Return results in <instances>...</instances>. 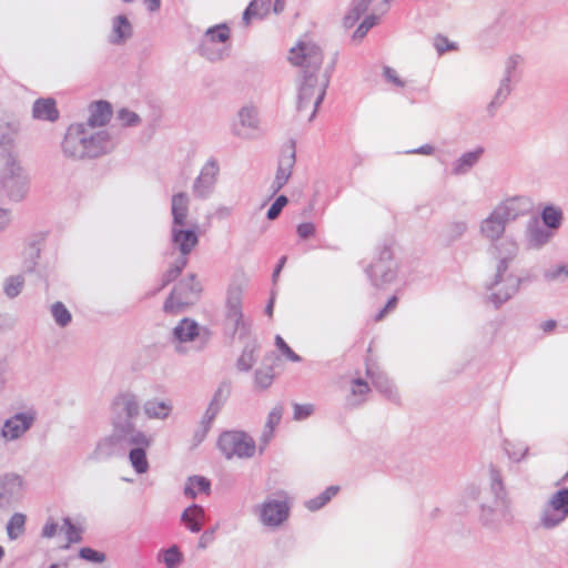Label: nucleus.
I'll list each match as a JSON object with an SVG mask.
<instances>
[{
    "label": "nucleus",
    "mask_w": 568,
    "mask_h": 568,
    "mask_svg": "<svg viewBox=\"0 0 568 568\" xmlns=\"http://www.w3.org/2000/svg\"><path fill=\"white\" fill-rule=\"evenodd\" d=\"M111 424L134 422L140 414V400L131 392L116 395L111 405Z\"/></svg>",
    "instance_id": "a211bd4d"
},
{
    "label": "nucleus",
    "mask_w": 568,
    "mask_h": 568,
    "mask_svg": "<svg viewBox=\"0 0 568 568\" xmlns=\"http://www.w3.org/2000/svg\"><path fill=\"white\" fill-rule=\"evenodd\" d=\"M116 118L124 126H136L141 123L139 114L126 108L120 109Z\"/></svg>",
    "instance_id": "680f3d73"
},
{
    "label": "nucleus",
    "mask_w": 568,
    "mask_h": 568,
    "mask_svg": "<svg viewBox=\"0 0 568 568\" xmlns=\"http://www.w3.org/2000/svg\"><path fill=\"white\" fill-rule=\"evenodd\" d=\"M367 376L371 378L374 387L381 392L384 396H386L389 400L398 403L399 396L396 387L393 385L392 381L381 372H374L369 367L366 369Z\"/></svg>",
    "instance_id": "7c9ffc66"
},
{
    "label": "nucleus",
    "mask_w": 568,
    "mask_h": 568,
    "mask_svg": "<svg viewBox=\"0 0 568 568\" xmlns=\"http://www.w3.org/2000/svg\"><path fill=\"white\" fill-rule=\"evenodd\" d=\"M32 114L34 119L53 122L59 118L55 101L51 98L38 99L33 103Z\"/></svg>",
    "instance_id": "72a5a7b5"
},
{
    "label": "nucleus",
    "mask_w": 568,
    "mask_h": 568,
    "mask_svg": "<svg viewBox=\"0 0 568 568\" xmlns=\"http://www.w3.org/2000/svg\"><path fill=\"white\" fill-rule=\"evenodd\" d=\"M211 483L209 479L202 476H191L184 487V495L190 498H195L199 493L209 494Z\"/></svg>",
    "instance_id": "a19ab883"
},
{
    "label": "nucleus",
    "mask_w": 568,
    "mask_h": 568,
    "mask_svg": "<svg viewBox=\"0 0 568 568\" xmlns=\"http://www.w3.org/2000/svg\"><path fill=\"white\" fill-rule=\"evenodd\" d=\"M487 490L490 497L508 498L501 470L495 465L489 466V488Z\"/></svg>",
    "instance_id": "4c0bfd02"
},
{
    "label": "nucleus",
    "mask_w": 568,
    "mask_h": 568,
    "mask_svg": "<svg viewBox=\"0 0 568 568\" xmlns=\"http://www.w3.org/2000/svg\"><path fill=\"white\" fill-rule=\"evenodd\" d=\"M390 0H358L354 2L349 11L345 14L343 23L345 28H352L359 18L372 7L373 13H384Z\"/></svg>",
    "instance_id": "5701e85b"
},
{
    "label": "nucleus",
    "mask_w": 568,
    "mask_h": 568,
    "mask_svg": "<svg viewBox=\"0 0 568 568\" xmlns=\"http://www.w3.org/2000/svg\"><path fill=\"white\" fill-rule=\"evenodd\" d=\"M290 61L292 64L302 69L303 75L314 72L321 74L320 70L323 63L322 49L313 41L303 39L290 50Z\"/></svg>",
    "instance_id": "9d476101"
},
{
    "label": "nucleus",
    "mask_w": 568,
    "mask_h": 568,
    "mask_svg": "<svg viewBox=\"0 0 568 568\" xmlns=\"http://www.w3.org/2000/svg\"><path fill=\"white\" fill-rule=\"evenodd\" d=\"M541 219L544 224L548 229H558L561 225L562 221V211L561 209L554 206V205H547L544 207L541 212Z\"/></svg>",
    "instance_id": "a18cd8bd"
},
{
    "label": "nucleus",
    "mask_w": 568,
    "mask_h": 568,
    "mask_svg": "<svg viewBox=\"0 0 568 568\" xmlns=\"http://www.w3.org/2000/svg\"><path fill=\"white\" fill-rule=\"evenodd\" d=\"M217 446L226 459L251 458L255 454L254 439L244 432L229 430L220 435Z\"/></svg>",
    "instance_id": "9b49d317"
},
{
    "label": "nucleus",
    "mask_w": 568,
    "mask_h": 568,
    "mask_svg": "<svg viewBox=\"0 0 568 568\" xmlns=\"http://www.w3.org/2000/svg\"><path fill=\"white\" fill-rule=\"evenodd\" d=\"M132 36V26L123 14L116 16L112 21V33L110 42L112 44H122Z\"/></svg>",
    "instance_id": "473e14b6"
},
{
    "label": "nucleus",
    "mask_w": 568,
    "mask_h": 568,
    "mask_svg": "<svg viewBox=\"0 0 568 568\" xmlns=\"http://www.w3.org/2000/svg\"><path fill=\"white\" fill-rule=\"evenodd\" d=\"M339 490L338 486H329L318 496L305 501V507L311 511H316L324 507Z\"/></svg>",
    "instance_id": "c03bdc74"
},
{
    "label": "nucleus",
    "mask_w": 568,
    "mask_h": 568,
    "mask_svg": "<svg viewBox=\"0 0 568 568\" xmlns=\"http://www.w3.org/2000/svg\"><path fill=\"white\" fill-rule=\"evenodd\" d=\"M253 513L258 516L262 525L275 528L288 518L290 505L285 499L266 498L254 507Z\"/></svg>",
    "instance_id": "2eb2a0df"
},
{
    "label": "nucleus",
    "mask_w": 568,
    "mask_h": 568,
    "mask_svg": "<svg viewBox=\"0 0 568 568\" xmlns=\"http://www.w3.org/2000/svg\"><path fill=\"white\" fill-rule=\"evenodd\" d=\"M282 413H283V409L281 406L273 407V409L270 412V414L267 416L265 427L274 430L275 427L281 422Z\"/></svg>",
    "instance_id": "774afa93"
},
{
    "label": "nucleus",
    "mask_w": 568,
    "mask_h": 568,
    "mask_svg": "<svg viewBox=\"0 0 568 568\" xmlns=\"http://www.w3.org/2000/svg\"><path fill=\"white\" fill-rule=\"evenodd\" d=\"M378 16L375 13L368 14L363 22L357 27L353 34V39L355 40H362L366 33L375 26L377 24Z\"/></svg>",
    "instance_id": "4d7b16f0"
},
{
    "label": "nucleus",
    "mask_w": 568,
    "mask_h": 568,
    "mask_svg": "<svg viewBox=\"0 0 568 568\" xmlns=\"http://www.w3.org/2000/svg\"><path fill=\"white\" fill-rule=\"evenodd\" d=\"M210 337L211 333L209 329L200 327L199 324L191 318H183L173 328V338L179 343V345L175 347V351L179 354L185 353V347L182 346L183 343L199 339L200 346L197 348L202 349L209 342Z\"/></svg>",
    "instance_id": "dca6fc26"
},
{
    "label": "nucleus",
    "mask_w": 568,
    "mask_h": 568,
    "mask_svg": "<svg viewBox=\"0 0 568 568\" xmlns=\"http://www.w3.org/2000/svg\"><path fill=\"white\" fill-rule=\"evenodd\" d=\"M328 83L329 75L326 72L322 74L310 72V74L302 75L297 92V110L303 112L311 109L310 121L315 118L317 109L326 94Z\"/></svg>",
    "instance_id": "7ed1b4c3"
},
{
    "label": "nucleus",
    "mask_w": 568,
    "mask_h": 568,
    "mask_svg": "<svg viewBox=\"0 0 568 568\" xmlns=\"http://www.w3.org/2000/svg\"><path fill=\"white\" fill-rule=\"evenodd\" d=\"M243 292L239 286H232L227 291L225 303V327L232 335L244 337L250 333V323L243 317Z\"/></svg>",
    "instance_id": "ddd939ff"
},
{
    "label": "nucleus",
    "mask_w": 568,
    "mask_h": 568,
    "mask_svg": "<svg viewBox=\"0 0 568 568\" xmlns=\"http://www.w3.org/2000/svg\"><path fill=\"white\" fill-rule=\"evenodd\" d=\"M158 557L166 568H178L183 561V554L176 545L160 550Z\"/></svg>",
    "instance_id": "79ce46f5"
},
{
    "label": "nucleus",
    "mask_w": 568,
    "mask_h": 568,
    "mask_svg": "<svg viewBox=\"0 0 568 568\" xmlns=\"http://www.w3.org/2000/svg\"><path fill=\"white\" fill-rule=\"evenodd\" d=\"M27 517L22 513L13 514L7 524V534L10 540H16L26 531Z\"/></svg>",
    "instance_id": "37998d69"
},
{
    "label": "nucleus",
    "mask_w": 568,
    "mask_h": 568,
    "mask_svg": "<svg viewBox=\"0 0 568 568\" xmlns=\"http://www.w3.org/2000/svg\"><path fill=\"white\" fill-rule=\"evenodd\" d=\"M51 315L55 324L60 327L68 326L72 321V315L62 302H55L51 306Z\"/></svg>",
    "instance_id": "09e8293b"
},
{
    "label": "nucleus",
    "mask_w": 568,
    "mask_h": 568,
    "mask_svg": "<svg viewBox=\"0 0 568 568\" xmlns=\"http://www.w3.org/2000/svg\"><path fill=\"white\" fill-rule=\"evenodd\" d=\"M0 190L11 201H21L28 192V176L18 160L9 154L0 173Z\"/></svg>",
    "instance_id": "39448f33"
},
{
    "label": "nucleus",
    "mask_w": 568,
    "mask_h": 568,
    "mask_svg": "<svg viewBox=\"0 0 568 568\" xmlns=\"http://www.w3.org/2000/svg\"><path fill=\"white\" fill-rule=\"evenodd\" d=\"M468 230V224L466 221H454L448 224L445 236L448 242H455L459 240Z\"/></svg>",
    "instance_id": "864d4df0"
},
{
    "label": "nucleus",
    "mask_w": 568,
    "mask_h": 568,
    "mask_svg": "<svg viewBox=\"0 0 568 568\" xmlns=\"http://www.w3.org/2000/svg\"><path fill=\"white\" fill-rule=\"evenodd\" d=\"M151 446H136L129 448V462L136 474H145L149 470L146 449Z\"/></svg>",
    "instance_id": "58836bf2"
},
{
    "label": "nucleus",
    "mask_w": 568,
    "mask_h": 568,
    "mask_svg": "<svg viewBox=\"0 0 568 568\" xmlns=\"http://www.w3.org/2000/svg\"><path fill=\"white\" fill-rule=\"evenodd\" d=\"M267 0H253L243 13V21L247 24L252 17H262L268 11Z\"/></svg>",
    "instance_id": "3c124183"
},
{
    "label": "nucleus",
    "mask_w": 568,
    "mask_h": 568,
    "mask_svg": "<svg viewBox=\"0 0 568 568\" xmlns=\"http://www.w3.org/2000/svg\"><path fill=\"white\" fill-rule=\"evenodd\" d=\"M173 407L170 400L149 399L143 404V410L150 419H166Z\"/></svg>",
    "instance_id": "f704fd0d"
},
{
    "label": "nucleus",
    "mask_w": 568,
    "mask_h": 568,
    "mask_svg": "<svg viewBox=\"0 0 568 568\" xmlns=\"http://www.w3.org/2000/svg\"><path fill=\"white\" fill-rule=\"evenodd\" d=\"M288 200L285 195H280L267 211V219L275 220L282 212L283 207L287 204Z\"/></svg>",
    "instance_id": "338daca9"
},
{
    "label": "nucleus",
    "mask_w": 568,
    "mask_h": 568,
    "mask_svg": "<svg viewBox=\"0 0 568 568\" xmlns=\"http://www.w3.org/2000/svg\"><path fill=\"white\" fill-rule=\"evenodd\" d=\"M257 126V110L250 105L242 106L237 112V121L233 124V133L242 139H248Z\"/></svg>",
    "instance_id": "b1692460"
},
{
    "label": "nucleus",
    "mask_w": 568,
    "mask_h": 568,
    "mask_svg": "<svg viewBox=\"0 0 568 568\" xmlns=\"http://www.w3.org/2000/svg\"><path fill=\"white\" fill-rule=\"evenodd\" d=\"M552 233L540 224L538 219H530L525 229V243L529 250H539L545 246L550 239Z\"/></svg>",
    "instance_id": "393cba45"
},
{
    "label": "nucleus",
    "mask_w": 568,
    "mask_h": 568,
    "mask_svg": "<svg viewBox=\"0 0 568 568\" xmlns=\"http://www.w3.org/2000/svg\"><path fill=\"white\" fill-rule=\"evenodd\" d=\"M371 387L368 383L362 378H354L351 385V394L347 397V405L351 407H358L366 402V395L369 393Z\"/></svg>",
    "instance_id": "e433bc0d"
},
{
    "label": "nucleus",
    "mask_w": 568,
    "mask_h": 568,
    "mask_svg": "<svg viewBox=\"0 0 568 568\" xmlns=\"http://www.w3.org/2000/svg\"><path fill=\"white\" fill-rule=\"evenodd\" d=\"M187 257L179 256L169 270L163 274L162 284L159 290H162L170 283H172L182 273L184 267L187 265Z\"/></svg>",
    "instance_id": "49530a36"
},
{
    "label": "nucleus",
    "mask_w": 568,
    "mask_h": 568,
    "mask_svg": "<svg viewBox=\"0 0 568 568\" xmlns=\"http://www.w3.org/2000/svg\"><path fill=\"white\" fill-rule=\"evenodd\" d=\"M24 280L21 275L9 276L4 281L3 291L9 298H14L21 293Z\"/></svg>",
    "instance_id": "603ef678"
},
{
    "label": "nucleus",
    "mask_w": 568,
    "mask_h": 568,
    "mask_svg": "<svg viewBox=\"0 0 568 568\" xmlns=\"http://www.w3.org/2000/svg\"><path fill=\"white\" fill-rule=\"evenodd\" d=\"M190 196L186 192H179L172 195L171 214L172 224L176 226L187 225Z\"/></svg>",
    "instance_id": "bb28decb"
},
{
    "label": "nucleus",
    "mask_w": 568,
    "mask_h": 568,
    "mask_svg": "<svg viewBox=\"0 0 568 568\" xmlns=\"http://www.w3.org/2000/svg\"><path fill=\"white\" fill-rule=\"evenodd\" d=\"M123 452L136 446H152L153 437L138 428L134 422L111 424Z\"/></svg>",
    "instance_id": "6ab92c4d"
},
{
    "label": "nucleus",
    "mask_w": 568,
    "mask_h": 568,
    "mask_svg": "<svg viewBox=\"0 0 568 568\" xmlns=\"http://www.w3.org/2000/svg\"><path fill=\"white\" fill-rule=\"evenodd\" d=\"M113 146L112 136L106 130L93 131L83 123L71 124L61 143L64 156L72 160L98 158Z\"/></svg>",
    "instance_id": "f257e3e1"
},
{
    "label": "nucleus",
    "mask_w": 568,
    "mask_h": 568,
    "mask_svg": "<svg viewBox=\"0 0 568 568\" xmlns=\"http://www.w3.org/2000/svg\"><path fill=\"white\" fill-rule=\"evenodd\" d=\"M201 291L200 282L196 281L194 274H190L174 286L170 296L164 302V312H180L183 307L193 304L197 300Z\"/></svg>",
    "instance_id": "f8f14e48"
},
{
    "label": "nucleus",
    "mask_w": 568,
    "mask_h": 568,
    "mask_svg": "<svg viewBox=\"0 0 568 568\" xmlns=\"http://www.w3.org/2000/svg\"><path fill=\"white\" fill-rule=\"evenodd\" d=\"M513 91V81L507 79H500L499 85L494 94L493 100L487 105V113L489 116H494L499 106H501Z\"/></svg>",
    "instance_id": "c9c22d12"
},
{
    "label": "nucleus",
    "mask_w": 568,
    "mask_h": 568,
    "mask_svg": "<svg viewBox=\"0 0 568 568\" xmlns=\"http://www.w3.org/2000/svg\"><path fill=\"white\" fill-rule=\"evenodd\" d=\"M205 520L204 508L197 504H193L185 508L181 515V523L191 532H200Z\"/></svg>",
    "instance_id": "2f4dec72"
},
{
    "label": "nucleus",
    "mask_w": 568,
    "mask_h": 568,
    "mask_svg": "<svg viewBox=\"0 0 568 568\" xmlns=\"http://www.w3.org/2000/svg\"><path fill=\"white\" fill-rule=\"evenodd\" d=\"M231 32L226 24H217L209 28L199 44V53L211 62H216L229 57Z\"/></svg>",
    "instance_id": "0eeeda50"
},
{
    "label": "nucleus",
    "mask_w": 568,
    "mask_h": 568,
    "mask_svg": "<svg viewBox=\"0 0 568 568\" xmlns=\"http://www.w3.org/2000/svg\"><path fill=\"white\" fill-rule=\"evenodd\" d=\"M195 229L196 225L193 227L171 225V243L180 252V256L187 257L199 244Z\"/></svg>",
    "instance_id": "4be33fe9"
},
{
    "label": "nucleus",
    "mask_w": 568,
    "mask_h": 568,
    "mask_svg": "<svg viewBox=\"0 0 568 568\" xmlns=\"http://www.w3.org/2000/svg\"><path fill=\"white\" fill-rule=\"evenodd\" d=\"M568 518V487L552 493L542 505L538 525L544 530H554L561 526Z\"/></svg>",
    "instance_id": "423d86ee"
},
{
    "label": "nucleus",
    "mask_w": 568,
    "mask_h": 568,
    "mask_svg": "<svg viewBox=\"0 0 568 568\" xmlns=\"http://www.w3.org/2000/svg\"><path fill=\"white\" fill-rule=\"evenodd\" d=\"M568 277V265L561 264L548 268L544 272V278L547 282L565 281Z\"/></svg>",
    "instance_id": "052dcab7"
},
{
    "label": "nucleus",
    "mask_w": 568,
    "mask_h": 568,
    "mask_svg": "<svg viewBox=\"0 0 568 568\" xmlns=\"http://www.w3.org/2000/svg\"><path fill=\"white\" fill-rule=\"evenodd\" d=\"M521 60L523 59L519 54H513L508 57L505 61V69L501 79H507L513 82L516 81V70L517 67L520 64Z\"/></svg>",
    "instance_id": "6e6d98bb"
},
{
    "label": "nucleus",
    "mask_w": 568,
    "mask_h": 568,
    "mask_svg": "<svg viewBox=\"0 0 568 568\" xmlns=\"http://www.w3.org/2000/svg\"><path fill=\"white\" fill-rule=\"evenodd\" d=\"M511 519L509 498L490 497L478 508L477 520L488 531H500Z\"/></svg>",
    "instance_id": "20e7f679"
},
{
    "label": "nucleus",
    "mask_w": 568,
    "mask_h": 568,
    "mask_svg": "<svg viewBox=\"0 0 568 568\" xmlns=\"http://www.w3.org/2000/svg\"><path fill=\"white\" fill-rule=\"evenodd\" d=\"M505 449H506V453L508 455V457L514 460V462H520L523 458H525L528 454V446H524V445H520L518 448L509 443V442H506L505 444Z\"/></svg>",
    "instance_id": "e2e57ef3"
},
{
    "label": "nucleus",
    "mask_w": 568,
    "mask_h": 568,
    "mask_svg": "<svg viewBox=\"0 0 568 568\" xmlns=\"http://www.w3.org/2000/svg\"><path fill=\"white\" fill-rule=\"evenodd\" d=\"M372 284L376 287L392 283L396 278L397 264L390 245H383L377 251V256L365 270Z\"/></svg>",
    "instance_id": "1a4fd4ad"
},
{
    "label": "nucleus",
    "mask_w": 568,
    "mask_h": 568,
    "mask_svg": "<svg viewBox=\"0 0 568 568\" xmlns=\"http://www.w3.org/2000/svg\"><path fill=\"white\" fill-rule=\"evenodd\" d=\"M520 284V277L509 271L499 273V268H496L494 278L486 285L487 302L499 308L519 291Z\"/></svg>",
    "instance_id": "6e6552de"
},
{
    "label": "nucleus",
    "mask_w": 568,
    "mask_h": 568,
    "mask_svg": "<svg viewBox=\"0 0 568 568\" xmlns=\"http://www.w3.org/2000/svg\"><path fill=\"white\" fill-rule=\"evenodd\" d=\"M489 253L497 261L496 268H499V273L509 271L510 263L519 253V244L513 236H504L489 244Z\"/></svg>",
    "instance_id": "412c9836"
},
{
    "label": "nucleus",
    "mask_w": 568,
    "mask_h": 568,
    "mask_svg": "<svg viewBox=\"0 0 568 568\" xmlns=\"http://www.w3.org/2000/svg\"><path fill=\"white\" fill-rule=\"evenodd\" d=\"M295 164V152L291 151L283 155L278 161L275 179L271 185L272 193H277L290 180Z\"/></svg>",
    "instance_id": "c85d7f7f"
},
{
    "label": "nucleus",
    "mask_w": 568,
    "mask_h": 568,
    "mask_svg": "<svg viewBox=\"0 0 568 568\" xmlns=\"http://www.w3.org/2000/svg\"><path fill=\"white\" fill-rule=\"evenodd\" d=\"M531 202L526 196H513L498 203L491 212L480 221L479 234L489 244L503 239L507 225L530 212Z\"/></svg>",
    "instance_id": "f03ea898"
},
{
    "label": "nucleus",
    "mask_w": 568,
    "mask_h": 568,
    "mask_svg": "<svg viewBox=\"0 0 568 568\" xmlns=\"http://www.w3.org/2000/svg\"><path fill=\"white\" fill-rule=\"evenodd\" d=\"M462 498L465 504L475 503L478 508L483 504L484 500H488L490 498L487 488L481 487L475 483L468 484L462 494Z\"/></svg>",
    "instance_id": "ea45409f"
},
{
    "label": "nucleus",
    "mask_w": 568,
    "mask_h": 568,
    "mask_svg": "<svg viewBox=\"0 0 568 568\" xmlns=\"http://www.w3.org/2000/svg\"><path fill=\"white\" fill-rule=\"evenodd\" d=\"M484 153L483 148H477L473 151L463 153L458 159L452 163L450 173L455 176L465 175L479 162Z\"/></svg>",
    "instance_id": "c756f323"
},
{
    "label": "nucleus",
    "mask_w": 568,
    "mask_h": 568,
    "mask_svg": "<svg viewBox=\"0 0 568 568\" xmlns=\"http://www.w3.org/2000/svg\"><path fill=\"white\" fill-rule=\"evenodd\" d=\"M433 45L439 55L447 51H456L458 49L457 43L449 41V39L444 34H436L433 39Z\"/></svg>",
    "instance_id": "13d9d810"
},
{
    "label": "nucleus",
    "mask_w": 568,
    "mask_h": 568,
    "mask_svg": "<svg viewBox=\"0 0 568 568\" xmlns=\"http://www.w3.org/2000/svg\"><path fill=\"white\" fill-rule=\"evenodd\" d=\"M220 166L215 159H210L201 169L192 185V194L196 199H207L215 190Z\"/></svg>",
    "instance_id": "aec40b11"
},
{
    "label": "nucleus",
    "mask_w": 568,
    "mask_h": 568,
    "mask_svg": "<svg viewBox=\"0 0 568 568\" xmlns=\"http://www.w3.org/2000/svg\"><path fill=\"white\" fill-rule=\"evenodd\" d=\"M111 115V104L106 101H97L90 105L89 118L84 124L95 131V128L105 125L110 121Z\"/></svg>",
    "instance_id": "cd10ccee"
},
{
    "label": "nucleus",
    "mask_w": 568,
    "mask_h": 568,
    "mask_svg": "<svg viewBox=\"0 0 568 568\" xmlns=\"http://www.w3.org/2000/svg\"><path fill=\"white\" fill-rule=\"evenodd\" d=\"M220 410H221V408H219L215 404H211V403L209 404V407H207L206 412L204 413L203 418L201 420L202 429L200 432L195 433V437L199 438V440H202L206 436L207 432L211 428L212 422L217 416Z\"/></svg>",
    "instance_id": "8fccbe9b"
},
{
    "label": "nucleus",
    "mask_w": 568,
    "mask_h": 568,
    "mask_svg": "<svg viewBox=\"0 0 568 568\" xmlns=\"http://www.w3.org/2000/svg\"><path fill=\"white\" fill-rule=\"evenodd\" d=\"M274 381L273 368L267 367L255 372L254 383L260 389L268 388Z\"/></svg>",
    "instance_id": "5fc2aeb1"
},
{
    "label": "nucleus",
    "mask_w": 568,
    "mask_h": 568,
    "mask_svg": "<svg viewBox=\"0 0 568 568\" xmlns=\"http://www.w3.org/2000/svg\"><path fill=\"white\" fill-rule=\"evenodd\" d=\"M258 345L256 342H253L252 344H247L240 358L237 359V368L243 372H247L252 368L253 364L255 363V351L257 349Z\"/></svg>",
    "instance_id": "de8ad7c7"
},
{
    "label": "nucleus",
    "mask_w": 568,
    "mask_h": 568,
    "mask_svg": "<svg viewBox=\"0 0 568 568\" xmlns=\"http://www.w3.org/2000/svg\"><path fill=\"white\" fill-rule=\"evenodd\" d=\"M38 412L34 407H27L17 412L3 422L1 436L6 442H16L22 438L34 425Z\"/></svg>",
    "instance_id": "4468645a"
},
{
    "label": "nucleus",
    "mask_w": 568,
    "mask_h": 568,
    "mask_svg": "<svg viewBox=\"0 0 568 568\" xmlns=\"http://www.w3.org/2000/svg\"><path fill=\"white\" fill-rule=\"evenodd\" d=\"M24 494V478L17 473L0 476V508L10 509L19 504Z\"/></svg>",
    "instance_id": "f3484780"
},
{
    "label": "nucleus",
    "mask_w": 568,
    "mask_h": 568,
    "mask_svg": "<svg viewBox=\"0 0 568 568\" xmlns=\"http://www.w3.org/2000/svg\"><path fill=\"white\" fill-rule=\"evenodd\" d=\"M80 558L91 561V562H103L105 560V556L103 552L97 551L92 548L84 547L79 551Z\"/></svg>",
    "instance_id": "69168bd1"
},
{
    "label": "nucleus",
    "mask_w": 568,
    "mask_h": 568,
    "mask_svg": "<svg viewBox=\"0 0 568 568\" xmlns=\"http://www.w3.org/2000/svg\"><path fill=\"white\" fill-rule=\"evenodd\" d=\"M124 453L114 432L103 438H101L97 445L94 450L91 453L89 458L94 462H103L108 460L114 456Z\"/></svg>",
    "instance_id": "a878e982"
},
{
    "label": "nucleus",
    "mask_w": 568,
    "mask_h": 568,
    "mask_svg": "<svg viewBox=\"0 0 568 568\" xmlns=\"http://www.w3.org/2000/svg\"><path fill=\"white\" fill-rule=\"evenodd\" d=\"M275 345L281 351V353L286 356L292 362H301L302 358L300 355H297L286 343L285 341L280 336L276 335L275 337Z\"/></svg>",
    "instance_id": "0e129e2a"
},
{
    "label": "nucleus",
    "mask_w": 568,
    "mask_h": 568,
    "mask_svg": "<svg viewBox=\"0 0 568 568\" xmlns=\"http://www.w3.org/2000/svg\"><path fill=\"white\" fill-rule=\"evenodd\" d=\"M63 528L65 529L68 544L80 542L82 540V529L72 524L69 517L63 519Z\"/></svg>",
    "instance_id": "bf43d9fd"
}]
</instances>
